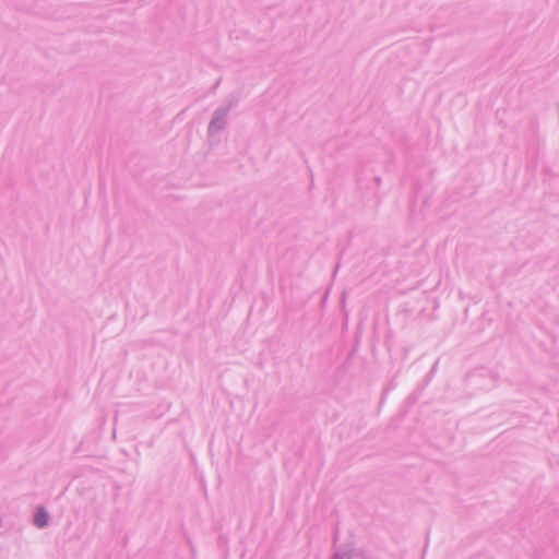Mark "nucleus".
<instances>
[{
  "mask_svg": "<svg viewBox=\"0 0 559 559\" xmlns=\"http://www.w3.org/2000/svg\"><path fill=\"white\" fill-rule=\"evenodd\" d=\"M34 523L38 527H43L48 523V514L44 509H38L35 516H34Z\"/></svg>",
  "mask_w": 559,
  "mask_h": 559,
  "instance_id": "1",
  "label": "nucleus"
}]
</instances>
